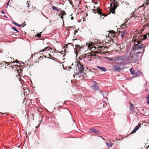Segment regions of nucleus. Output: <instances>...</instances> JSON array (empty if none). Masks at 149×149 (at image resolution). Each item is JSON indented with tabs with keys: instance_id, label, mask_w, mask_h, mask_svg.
<instances>
[{
	"instance_id": "obj_1",
	"label": "nucleus",
	"mask_w": 149,
	"mask_h": 149,
	"mask_svg": "<svg viewBox=\"0 0 149 149\" xmlns=\"http://www.w3.org/2000/svg\"><path fill=\"white\" fill-rule=\"evenodd\" d=\"M142 36L138 32H136L134 33L132 40L134 45L133 50L136 51L134 52V57L142 56L145 51V45L141 43V40H142Z\"/></svg>"
},
{
	"instance_id": "obj_2",
	"label": "nucleus",
	"mask_w": 149,
	"mask_h": 149,
	"mask_svg": "<svg viewBox=\"0 0 149 149\" xmlns=\"http://www.w3.org/2000/svg\"><path fill=\"white\" fill-rule=\"evenodd\" d=\"M88 49L90 50H92V51H93L94 52H92L91 53V56H96V54H97L100 53L101 51L102 50H104L105 48H108V46L105 47L103 46L99 45L97 44H93L92 42H90L88 45Z\"/></svg>"
},
{
	"instance_id": "obj_3",
	"label": "nucleus",
	"mask_w": 149,
	"mask_h": 149,
	"mask_svg": "<svg viewBox=\"0 0 149 149\" xmlns=\"http://www.w3.org/2000/svg\"><path fill=\"white\" fill-rule=\"evenodd\" d=\"M128 60V59L126 56L125 55L120 56V62L117 63L119 64L120 65H125L127 64Z\"/></svg>"
},
{
	"instance_id": "obj_4",
	"label": "nucleus",
	"mask_w": 149,
	"mask_h": 149,
	"mask_svg": "<svg viewBox=\"0 0 149 149\" xmlns=\"http://www.w3.org/2000/svg\"><path fill=\"white\" fill-rule=\"evenodd\" d=\"M50 49H52V48L48 46L45 48L44 49L41 50L39 53L42 54L43 56L45 57V56H46L49 52H50L49 51Z\"/></svg>"
},
{
	"instance_id": "obj_5",
	"label": "nucleus",
	"mask_w": 149,
	"mask_h": 149,
	"mask_svg": "<svg viewBox=\"0 0 149 149\" xmlns=\"http://www.w3.org/2000/svg\"><path fill=\"white\" fill-rule=\"evenodd\" d=\"M92 10L94 13H98V14L100 15V16L101 17H102V16H103V17H102V19L104 18V16H105V15L102 14L101 12V10L98 7H97L95 9H93Z\"/></svg>"
},
{
	"instance_id": "obj_6",
	"label": "nucleus",
	"mask_w": 149,
	"mask_h": 149,
	"mask_svg": "<svg viewBox=\"0 0 149 149\" xmlns=\"http://www.w3.org/2000/svg\"><path fill=\"white\" fill-rule=\"evenodd\" d=\"M77 66L78 68L79 73H81L83 72L84 68L83 65L81 63V62H79L77 64Z\"/></svg>"
},
{
	"instance_id": "obj_7",
	"label": "nucleus",
	"mask_w": 149,
	"mask_h": 149,
	"mask_svg": "<svg viewBox=\"0 0 149 149\" xmlns=\"http://www.w3.org/2000/svg\"><path fill=\"white\" fill-rule=\"evenodd\" d=\"M113 4V2L110 4V12L112 13L113 14L115 12V10L116 9L117 7L119 6V4H113V6L112 7V4Z\"/></svg>"
},
{
	"instance_id": "obj_8",
	"label": "nucleus",
	"mask_w": 149,
	"mask_h": 149,
	"mask_svg": "<svg viewBox=\"0 0 149 149\" xmlns=\"http://www.w3.org/2000/svg\"><path fill=\"white\" fill-rule=\"evenodd\" d=\"M109 46L112 47H113V48L115 49H117V50L120 51L121 50V48L120 47V45H118L116 43H114L113 42V43L111 45H109Z\"/></svg>"
},
{
	"instance_id": "obj_9",
	"label": "nucleus",
	"mask_w": 149,
	"mask_h": 149,
	"mask_svg": "<svg viewBox=\"0 0 149 149\" xmlns=\"http://www.w3.org/2000/svg\"><path fill=\"white\" fill-rule=\"evenodd\" d=\"M120 65H114L113 68L114 69L115 71H118L122 70L123 68H121L120 66Z\"/></svg>"
},
{
	"instance_id": "obj_10",
	"label": "nucleus",
	"mask_w": 149,
	"mask_h": 149,
	"mask_svg": "<svg viewBox=\"0 0 149 149\" xmlns=\"http://www.w3.org/2000/svg\"><path fill=\"white\" fill-rule=\"evenodd\" d=\"M18 61L17 60H16V61H13V62H7L6 61H4L3 63V65H5L6 66H7V67L8 66L10 65V63H17Z\"/></svg>"
},
{
	"instance_id": "obj_11",
	"label": "nucleus",
	"mask_w": 149,
	"mask_h": 149,
	"mask_svg": "<svg viewBox=\"0 0 149 149\" xmlns=\"http://www.w3.org/2000/svg\"><path fill=\"white\" fill-rule=\"evenodd\" d=\"M52 8L54 10L58 12L61 11V8L54 6H52Z\"/></svg>"
},
{
	"instance_id": "obj_12",
	"label": "nucleus",
	"mask_w": 149,
	"mask_h": 149,
	"mask_svg": "<svg viewBox=\"0 0 149 149\" xmlns=\"http://www.w3.org/2000/svg\"><path fill=\"white\" fill-rule=\"evenodd\" d=\"M45 57L46 58H48L50 59L54 60V57L53 56L51 55L49 53L47 54V55L45 56Z\"/></svg>"
},
{
	"instance_id": "obj_13",
	"label": "nucleus",
	"mask_w": 149,
	"mask_h": 149,
	"mask_svg": "<svg viewBox=\"0 0 149 149\" xmlns=\"http://www.w3.org/2000/svg\"><path fill=\"white\" fill-rule=\"evenodd\" d=\"M45 57L46 58H48L50 59L54 60V57L53 56L51 55L49 53L47 54V55L45 56Z\"/></svg>"
},
{
	"instance_id": "obj_14",
	"label": "nucleus",
	"mask_w": 149,
	"mask_h": 149,
	"mask_svg": "<svg viewBox=\"0 0 149 149\" xmlns=\"http://www.w3.org/2000/svg\"><path fill=\"white\" fill-rule=\"evenodd\" d=\"M119 33V35H120V36L122 37H123L126 33V31L125 30H123L122 31H120Z\"/></svg>"
},
{
	"instance_id": "obj_15",
	"label": "nucleus",
	"mask_w": 149,
	"mask_h": 149,
	"mask_svg": "<svg viewBox=\"0 0 149 149\" xmlns=\"http://www.w3.org/2000/svg\"><path fill=\"white\" fill-rule=\"evenodd\" d=\"M97 67L102 71L105 72L107 71V69L105 67L99 66H97Z\"/></svg>"
},
{
	"instance_id": "obj_16",
	"label": "nucleus",
	"mask_w": 149,
	"mask_h": 149,
	"mask_svg": "<svg viewBox=\"0 0 149 149\" xmlns=\"http://www.w3.org/2000/svg\"><path fill=\"white\" fill-rule=\"evenodd\" d=\"M134 72H135L134 74L136 75L137 77L139 76L141 73V71L139 70H135Z\"/></svg>"
},
{
	"instance_id": "obj_17",
	"label": "nucleus",
	"mask_w": 149,
	"mask_h": 149,
	"mask_svg": "<svg viewBox=\"0 0 149 149\" xmlns=\"http://www.w3.org/2000/svg\"><path fill=\"white\" fill-rule=\"evenodd\" d=\"M116 33L113 31H112L109 32V34L111 35V36L114 37L116 35Z\"/></svg>"
},
{
	"instance_id": "obj_18",
	"label": "nucleus",
	"mask_w": 149,
	"mask_h": 149,
	"mask_svg": "<svg viewBox=\"0 0 149 149\" xmlns=\"http://www.w3.org/2000/svg\"><path fill=\"white\" fill-rule=\"evenodd\" d=\"M149 36V33H148L144 35L143 36H142V40L146 39Z\"/></svg>"
},
{
	"instance_id": "obj_19",
	"label": "nucleus",
	"mask_w": 149,
	"mask_h": 149,
	"mask_svg": "<svg viewBox=\"0 0 149 149\" xmlns=\"http://www.w3.org/2000/svg\"><path fill=\"white\" fill-rule=\"evenodd\" d=\"M71 46V47H73V44L72 43H68L65 45V47H66L67 48H68V49H69L70 48V46Z\"/></svg>"
},
{
	"instance_id": "obj_20",
	"label": "nucleus",
	"mask_w": 149,
	"mask_h": 149,
	"mask_svg": "<svg viewBox=\"0 0 149 149\" xmlns=\"http://www.w3.org/2000/svg\"><path fill=\"white\" fill-rule=\"evenodd\" d=\"M120 56H118L117 57L114 58L112 59L113 61V62H115L119 61H120Z\"/></svg>"
},
{
	"instance_id": "obj_21",
	"label": "nucleus",
	"mask_w": 149,
	"mask_h": 149,
	"mask_svg": "<svg viewBox=\"0 0 149 149\" xmlns=\"http://www.w3.org/2000/svg\"><path fill=\"white\" fill-rule=\"evenodd\" d=\"M93 131H90L89 132L90 133H92L93 132H94L95 133V134L96 135H97L98 133H99V131L95 129L94 128H93Z\"/></svg>"
},
{
	"instance_id": "obj_22",
	"label": "nucleus",
	"mask_w": 149,
	"mask_h": 149,
	"mask_svg": "<svg viewBox=\"0 0 149 149\" xmlns=\"http://www.w3.org/2000/svg\"><path fill=\"white\" fill-rule=\"evenodd\" d=\"M135 107L133 106V105L132 103H130V106L129 107V108L130 110L132 111H133L134 110V109H135Z\"/></svg>"
},
{
	"instance_id": "obj_23",
	"label": "nucleus",
	"mask_w": 149,
	"mask_h": 149,
	"mask_svg": "<svg viewBox=\"0 0 149 149\" xmlns=\"http://www.w3.org/2000/svg\"><path fill=\"white\" fill-rule=\"evenodd\" d=\"M92 88L93 89L95 90H97L98 89V87L97 84H95L92 86Z\"/></svg>"
},
{
	"instance_id": "obj_24",
	"label": "nucleus",
	"mask_w": 149,
	"mask_h": 149,
	"mask_svg": "<svg viewBox=\"0 0 149 149\" xmlns=\"http://www.w3.org/2000/svg\"><path fill=\"white\" fill-rule=\"evenodd\" d=\"M127 27V24H126L125 23L124 24H123L121 25V29H125V28Z\"/></svg>"
},
{
	"instance_id": "obj_25",
	"label": "nucleus",
	"mask_w": 149,
	"mask_h": 149,
	"mask_svg": "<svg viewBox=\"0 0 149 149\" xmlns=\"http://www.w3.org/2000/svg\"><path fill=\"white\" fill-rule=\"evenodd\" d=\"M109 143L106 142V144L108 147H111L112 146L113 144L111 142V141L110 140H109Z\"/></svg>"
},
{
	"instance_id": "obj_26",
	"label": "nucleus",
	"mask_w": 149,
	"mask_h": 149,
	"mask_svg": "<svg viewBox=\"0 0 149 149\" xmlns=\"http://www.w3.org/2000/svg\"><path fill=\"white\" fill-rule=\"evenodd\" d=\"M111 1L113 2V4H119V3L116 0H111Z\"/></svg>"
},
{
	"instance_id": "obj_27",
	"label": "nucleus",
	"mask_w": 149,
	"mask_h": 149,
	"mask_svg": "<svg viewBox=\"0 0 149 149\" xmlns=\"http://www.w3.org/2000/svg\"><path fill=\"white\" fill-rule=\"evenodd\" d=\"M141 126V124L140 123H139L138 125L136 126V127L135 128V129L137 131L139 128Z\"/></svg>"
},
{
	"instance_id": "obj_28",
	"label": "nucleus",
	"mask_w": 149,
	"mask_h": 149,
	"mask_svg": "<svg viewBox=\"0 0 149 149\" xmlns=\"http://www.w3.org/2000/svg\"><path fill=\"white\" fill-rule=\"evenodd\" d=\"M130 72L132 74H135V72H134L135 70H132V68H131L130 69Z\"/></svg>"
},
{
	"instance_id": "obj_29",
	"label": "nucleus",
	"mask_w": 149,
	"mask_h": 149,
	"mask_svg": "<svg viewBox=\"0 0 149 149\" xmlns=\"http://www.w3.org/2000/svg\"><path fill=\"white\" fill-rule=\"evenodd\" d=\"M13 23L15 25H16V26H18L21 27V26H22V24L19 25V24H18L17 23H16L15 22H13Z\"/></svg>"
},
{
	"instance_id": "obj_30",
	"label": "nucleus",
	"mask_w": 149,
	"mask_h": 149,
	"mask_svg": "<svg viewBox=\"0 0 149 149\" xmlns=\"http://www.w3.org/2000/svg\"><path fill=\"white\" fill-rule=\"evenodd\" d=\"M31 4V2L30 1H27L26 2V5H27V7H29Z\"/></svg>"
},
{
	"instance_id": "obj_31",
	"label": "nucleus",
	"mask_w": 149,
	"mask_h": 149,
	"mask_svg": "<svg viewBox=\"0 0 149 149\" xmlns=\"http://www.w3.org/2000/svg\"><path fill=\"white\" fill-rule=\"evenodd\" d=\"M61 11V15H63V16L66 15V13L64 11H62L61 10V11Z\"/></svg>"
},
{
	"instance_id": "obj_32",
	"label": "nucleus",
	"mask_w": 149,
	"mask_h": 149,
	"mask_svg": "<svg viewBox=\"0 0 149 149\" xmlns=\"http://www.w3.org/2000/svg\"><path fill=\"white\" fill-rule=\"evenodd\" d=\"M42 33V32H40V33H39L38 34H37V35H36L35 36V37L37 36L38 38H40L41 37V33Z\"/></svg>"
},
{
	"instance_id": "obj_33",
	"label": "nucleus",
	"mask_w": 149,
	"mask_h": 149,
	"mask_svg": "<svg viewBox=\"0 0 149 149\" xmlns=\"http://www.w3.org/2000/svg\"><path fill=\"white\" fill-rule=\"evenodd\" d=\"M75 47L77 48V49L78 48H79V49H80V46L79 45H75Z\"/></svg>"
},
{
	"instance_id": "obj_34",
	"label": "nucleus",
	"mask_w": 149,
	"mask_h": 149,
	"mask_svg": "<svg viewBox=\"0 0 149 149\" xmlns=\"http://www.w3.org/2000/svg\"><path fill=\"white\" fill-rule=\"evenodd\" d=\"M12 29H13V30H15V31H16L17 32V33H19V31H18L15 28V27H13Z\"/></svg>"
},
{
	"instance_id": "obj_35",
	"label": "nucleus",
	"mask_w": 149,
	"mask_h": 149,
	"mask_svg": "<svg viewBox=\"0 0 149 149\" xmlns=\"http://www.w3.org/2000/svg\"><path fill=\"white\" fill-rule=\"evenodd\" d=\"M137 131L135 129H134L131 132V134H134V133L136 132V131Z\"/></svg>"
},
{
	"instance_id": "obj_36",
	"label": "nucleus",
	"mask_w": 149,
	"mask_h": 149,
	"mask_svg": "<svg viewBox=\"0 0 149 149\" xmlns=\"http://www.w3.org/2000/svg\"><path fill=\"white\" fill-rule=\"evenodd\" d=\"M22 26L23 27H24L26 25V24L25 22H24L22 24Z\"/></svg>"
},
{
	"instance_id": "obj_37",
	"label": "nucleus",
	"mask_w": 149,
	"mask_h": 149,
	"mask_svg": "<svg viewBox=\"0 0 149 149\" xmlns=\"http://www.w3.org/2000/svg\"><path fill=\"white\" fill-rule=\"evenodd\" d=\"M11 66L12 68H14V67H16V66H17V65H13V66H12V65H11Z\"/></svg>"
},
{
	"instance_id": "obj_38",
	"label": "nucleus",
	"mask_w": 149,
	"mask_h": 149,
	"mask_svg": "<svg viewBox=\"0 0 149 149\" xmlns=\"http://www.w3.org/2000/svg\"><path fill=\"white\" fill-rule=\"evenodd\" d=\"M147 4V3L146 2V3H143V6H146Z\"/></svg>"
},
{
	"instance_id": "obj_39",
	"label": "nucleus",
	"mask_w": 149,
	"mask_h": 149,
	"mask_svg": "<svg viewBox=\"0 0 149 149\" xmlns=\"http://www.w3.org/2000/svg\"><path fill=\"white\" fill-rule=\"evenodd\" d=\"M77 32V30L74 31V34L75 35L76 33Z\"/></svg>"
},
{
	"instance_id": "obj_40",
	"label": "nucleus",
	"mask_w": 149,
	"mask_h": 149,
	"mask_svg": "<svg viewBox=\"0 0 149 149\" xmlns=\"http://www.w3.org/2000/svg\"><path fill=\"white\" fill-rule=\"evenodd\" d=\"M114 58H110V60L111 61H112L113 62V61L112 59H113Z\"/></svg>"
},
{
	"instance_id": "obj_41",
	"label": "nucleus",
	"mask_w": 149,
	"mask_h": 149,
	"mask_svg": "<svg viewBox=\"0 0 149 149\" xmlns=\"http://www.w3.org/2000/svg\"><path fill=\"white\" fill-rule=\"evenodd\" d=\"M146 3H147V4H149V0H147L146 1Z\"/></svg>"
},
{
	"instance_id": "obj_42",
	"label": "nucleus",
	"mask_w": 149,
	"mask_h": 149,
	"mask_svg": "<svg viewBox=\"0 0 149 149\" xmlns=\"http://www.w3.org/2000/svg\"><path fill=\"white\" fill-rule=\"evenodd\" d=\"M1 13L3 14H5V13L4 12V11H3V10H2L1 11Z\"/></svg>"
},
{
	"instance_id": "obj_43",
	"label": "nucleus",
	"mask_w": 149,
	"mask_h": 149,
	"mask_svg": "<svg viewBox=\"0 0 149 149\" xmlns=\"http://www.w3.org/2000/svg\"><path fill=\"white\" fill-rule=\"evenodd\" d=\"M10 0H9V1H8V3H7V6H8L9 3V2H10Z\"/></svg>"
},
{
	"instance_id": "obj_44",
	"label": "nucleus",
	"mask_w": 149,
	"mask_h": 149,
	"mask_svg": "<svg viewBox=\"0 0 149 149\" xmlns=\"http://www.w3.org/2000/svg\"><path fill=\"white\" fill-rule=\"evenodd\" d=\"M63 15H61V18L62 19V20H63Z\"/></svg>"
},
{
	"instance_id": "obj_45",
	"label": "nucleus",
	"mask_w": 149,
	"mask_h": 149,
	"mask_svg": "<svg viewBox=\"0 0 149 149\" xmlns=\"http://www.w3.org/2000/svg\"><path fill=\"white\" fill-rule=\"evenodd\" d=\"M71 20H73V19H74V17H71Z\"/></svg>"
},
{
	"instance_id": "obj_46",
	"label": "nucleus",
	"mask_w": 149,
	"mask_h": 149,
	"mask_svg": "<svg viewBox=\"0 0 149 149\" xmlns=\"http://www.w3.org/2000/svg\"><path fill=\"white\" fill-rule=\"evenodd\" d=\"M92 129H90V130H91L90 131H93V130Z\"/></svg>"
},
{
	"instance_id": "obj_47",
	"label": "nucleus",
	"mask_w": 149,
	"mask_h": 149,
	"mask_svg": "<svg viewBox=\"0 0 149 149\" xmlns=\"http://www.w3.org/2000/svg\"><path fill=\"white\" fill-rule=\"evenodd\" d=\"M39 59H40L41 60L42 59H41V56H40V57H39Z\"/></svg>"
},
{
	"instance_id": "obj_48",
	"label": "nucleus",
	"mask_w": 149,
	"mask_h": 149,
	"mask_svg": "<svg viewBox=\"0 0 149 149\" xmlns=\"http://www.w3.org/2000/svg\"><path fill=\"white\" fill-rule=\"evenodd\" d=\"M100 137H101V138H102V139H103V140H104V139H104V138H102V136H100Z\"/></svg>"
},
{
	"instance_id": "obj_49",
	"label": "nucleus",
	"mask_w": 149,
	"mask_h": 149,
	"mask_svg": "<svg viewBox=\"0 0 149 149\" xmlns=\"http://www.w3.org/2000/svg\"><path fill=\"white\" fill-rule=\"evenodd\" d=\"M3 17H6V15L4 16H3Z\"/></svg>"
},
{
	"instance_id": "obj_50",
	"label": "nucleus",
	"mask_w": 149,
	"mask_h": 149,
	"mask_svg": "<svg viewBox=\"0 0 149 149\" xmlns=\"http://www.w3.org/2000/svg\"><path fill=\"white\" fill-rule=\"evenodd\" d=\"M133 57V56H131V59H132V58H132V57Z\"/></svg>"
},
{
	"instance_id": "obj_51",
	"label": "nucleus",
	"mask_w": 149,
	"mask_h": 149,
	"mask_svg": "<svg viewBox=\"0 0 149 149\" xmlns=\"http://www.w3.org/2000/svg\"><path fill=\"white\" fill-rule=\"evenodd\" d=\"M148 148H149V146H148Z\"/></svg>"
},
{
	"instance_id": "obj_52",
	"label": "nucleus",
	"mask_w": 149,
	"mask_h": 149,
	"mask_svg": "<svg viewBox=\"0 0 149 149\" xmlns=\"http://www.w3.org/2000/svg\"><path fill=\"white\" fill-rule=\"evenodd\" d=\"M55 51V52H56V50H55V51Z\"/></svg>"
},
{
	"instance_id": "obj_53",
	"label": "nucleus",
	"mask_w": 149,
	"mask_h": 149,
	"mask_svg": "<svg viewBox=\"0 0 149 149\" xmlns=\"http://www.w3.org/2000/svg\"><path fill=\"white\" fill-rule=\"evenodd\" d=\"M16 77H18V75H16Z\"/></svg>"
},
{
	"instance_id": "obj_54",
	"label": "nucleus",
	"mask_w": 149,
	"mask_h": 149,
	"mask_svg": "<svg viewBox=\"0 0 149 149\" xmlns=\"http://www.w3.org/2000/svg\"><path fill=\"white\" fill-rule=\"evenodd\" d=\"M6 68V67H5V68Z\"/></svg>"
}]
</instances>
